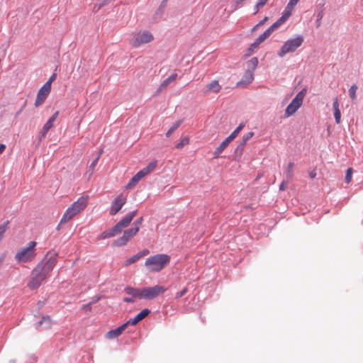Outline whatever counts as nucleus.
Masks as SVG:
<instances>
[{
    "label": "nucleus",
    "instance_id": "2f4dec72",
    "mask_svg": "<svg viewBox=\"0 0 363 363\" xmlns=\"http://www.w3.org/2000/svg\"><path fill=\"white\" fill-rule=\"evenodd\" d=\"M189 143V140L188 138H184L179 143L176 145V148L181 149L185 145H187Z\"/></svg>",
    "mask_w": 363,
    "mask_h": 363
},
{
    "label": "nucleus",
    "instance_id": "6e6d98bb",
    "mask_svg": "<svg viewBox=\"0 0 363 363\" xmlns=\"http://www.w3.org/2000/svg\"><path fill=\"white\" fill-rule=\"evenodd\" d=\"M22 109H23V108H21L20 111H18V112L17 113V114H16V115H18V114L21 113V111H22Z\"/></svg>",
    "mask_w": 363,
    "mask_h": 363
},
{
    "label": "nucleus",
    "instance_id": "0eeeda50",
    "mask_svg": "<svg viewBox=\"0 0 363 363\" xmlns=\"http://www.w3.org/2000/svg\"><path fill=\"white\" fill-rule=\"evenodd\" d=\"M258 65V59L252 57L246 63L247 67L245 74H243L241 80L238 83V86L247 85L252 82L254 79V72Z\"/></svg>",
    "mask_w": 363,
    "mask_h": 363
},
{
    "label": "nucleus",
    "instance_id": "de8ad7c7",
    "mask_svg": "<svg viewBox=\"0 0 363 363\" xmlns=\"http://www.w3.org/2000/svg\"><path fill=\"white\" fill-rule=\"evenodd\" d=\"M123 301L127 303H133L134 300L130 297H125L123 298Z\"/></svg>",
    "mask_w": 363,
    "mask_h": 363
},
{
    "label": "nucleus",
    "instance_id": "79ce46f5",
    "mask_svg": "<svg viewBox=\"0 0 363 363\" xmlns=\"http://www.w3.org/2000/svg\"><path fill=\"white\" fill-rule=\"evenodd\" d=\"M238 136V135H236L234 132H233L228 137H227L225 139L229 142L230 143L231 141H233L236 137Z\"/></svg>",
    "mask_w": 363,
    "mask_h": 363
},
{
    "label": "nucleus",
    "instance_id": "c03bdc74",
    "mask_svg": "<svg viewBox=\"0 0 363 363\" xmlns=\"http://www.w3.org/2000/svg\"><path fill=\"white\" fill-rule=\"evenodd\" d=\"M137 254H138V255L140 256V259L141 257L148 255L149 254V250H143L141 252H138Z\"/></svg>",
    "mask_w": 363,
    "mask_h": 363
},
{
    "label": "nucleus",
    "instance_id": "f257e3e1",
    "mask_svg": "<svg viewBox=\"0 0 363 363\" xmlns=\"http://www.w3.org/2000/svg\"><path fill=\"white\" fill-rule=\"evenodd\" d=\"M56 262V255L48 253L44 259L33 269L28 286L31 289H38L42 282L50 276Z\"/></svg>",
    "mask_w": 363,
    "mask_h": 363
},
{
    "label": "nucleus",
    "instance_id": "ea45409f",
    "mask_svg": "<svg viewBox=\"0 0 363 363\" xmlns=\"http://www.w3.org/2000/svg\"><path fill=\"white\" fill-rule=\"evenodd\" d=\"M186 292H187V289L184 288L182 291L177 292L176 294L175 298H179L182 297Z\"/></svg>",
    "mask_w": 363,
    "mask_h": 363
},
{
    "label": "nucleus",
    "instance_id": "e433bc0d",
    "mask_svg": "<svg viewBox=\"0 0 363 363\" xmlns=\"http://www.w3.org/2000/svg\"><path fill=\"white\" fill-rule=\"evenodd\" d=\"M143 221V217H140L139 218H138L134 223H133V226L135 228H138V230H140V228L142 225V223Z\"/></svg>",
    "mask_w": 363,
    "mask_h": 363
},
{
    "label": "nucleus",
    "instance_id": "b1692460",
    "mask_svg": "<svg viewBox=\"0 0 363 363\" xmlns=\"http://www.w3.org/2000/svg\"><path fill=\"white\" fill-rule=\"evenodd\" d=\"M229 144L230 143L226 139H225L214 151V158L218 157V156L223 152V151L228 147Z\"/></svg>",
    "mask_w": 363,
    "mask_h": 363
},
{
    "label": "nucleus",
    "instance_id": "1a4fd4ad",
    "mask_svg": "<svg viewBox=\"0 0 363 363\" xmlns=\"http://www.w3.org/2000/svg\"><path fill=\"white\" fill-rule=\"evenodd\" d=\"M303 97L304 94L303 91H300L296 94L295 98L287 106L285 110L284 115L286 117H289L296 112V111L301 107L303 103Z\"/></svg>",
    "mask_w": 363,
    "mask_h": 363
},
{
    "label": "nucleus",
    "instance_id": "a19ab883",
    "mask_svg": "<svg viewBox=\"0 0 363 363\" xmlns=\"http://www.w3.org/2000/svg\"><path fill=\"white\" fill-rule=\"evenodd\" d=\"M245 124L243 123H240L236 128L234 130V133L238 135L241 130L244 128Z\"/></svg>",
    "mask_w": 363,
    "mask_h": 363
},
{
    "label": "nucleus",
    "instance_id": "7c9ffc66",
    "mask_svg": "<svg viewBox=\"0 0 363 363\" xmlns=\"http://www.w3.org/2000/svg\"><path fill=\"white\" fill-rule=\"evenodd\" d=\"M353 173V169L350 167L347 169L346 175H345V182L349 184L352 180V174Z\"/></svg>",
    "mask_w": 363,
    "mask_h": 363
},
{
    "label": "nucleus",
    "instance_id": "4be33fe9",
    "mask_svg": "<svg viewBox=\"0 0 363 363\" xmlns=\"http://www.w3.org/2000/svg\"><path fill=\"white\" fill-rule=\"evenodd\" d=\"M45 323L47 328H50L52 326V319L50 315L43 316L41 320L35 323L36 329H38L42 325Z\"/></svg>",
    "mask_w": 363,
    "mask_h": 363
},
{
    "label": "nucleus",
    "instance_id": "423d86ee",
    "mask_svg": "<svg viewBox=\"0 0 363 363\" xmlns=\"http://www.w3.org/2000/svg\"><path fill=\"white\" fill-rule=\"evenodd\" d=\"M304 41L302 35H297L294 38H289L284 43L277 55L280 57H284L286 54L294 52L298 48L301 46Z\"/></svg>",
    "mask_w": 363,
    "mask_h": 363
},
{
    "label": "nucleus",
    "instance_id": "603ef678",
    "mask_svg": "<svg viewBox=\"0 0 363 363\" xmlns=\"http://www.w3.org/2000/svg\"><path fill=\"white\" fill-rule=\"evenodd\" d=\"M315 175H316V173L314 172H312L310 173V177L311 178H314L315 177Z\"/></svg>",
    "mask_w": 363,
    "mask_h": 363
},
{
    "label": "nucleus",
    "instance_id": "864d4df0",
    "mask_svg": "<svg viewBox=\"0 0 363 363\" xmlns=\"http://www.w3.org/2000/svg\"><path fill=\"white\" fill-rule=\"evenodd\" d=\"M259 11H257V4L255 6V13H257Z\"/></svg>",
    "mask_w": 363,
    "mask_h": 363
},
{
    "label": "nucleus",
    "instance_id": "c9c22d12",
    "mask_svg": "<svg viewBox=\"0 0 363 363\" xmlns=\"http://www.w3.org/2000/svg\"><path fill=\"white\" fill-rule=\"evenodd\" d=\"M253 132H249L242 137V140L244 142V143H247V142L253 136Z\"/></svg>",
    "mask_w": 363,
    "mask_h": 363
},
{
    "label": "nucleus",
    "instance_id": "473e14b6",
    "mask_svg": "<svg viewBox=\"0 0 363 363\" xmlns=\"http://www.w3.org/2000/svg\"><path fill=\"white\" fill-rule=\"evenodd\" d=\"M140 318H139V316L137 315L134 318H131L129 320H128L126 323H125V324H127V326L129 325H136L138 323H139L140 321Z\"/></svg>",
    "mask_w": 363,
    "mask_h": 363
},
{
    "label": "nucleus",
    "instance_id": "6e6552de",
    "mask_svg": "<svg viewBox=\"0 0 363 363\" xmlns=\"http://www.w3.org/2000/svg\"><path fill=\"white\" fill-rule=\"evenodd\" d=\"M154 40L153 35L149 31H140L133 35L130 40L131 45L135 48L149 43Z\"/></svg>",
    "mask_w": 363,
    "mask_h": 363
},
{
    "label": "nucleus",
    "instance_id": "f8f14e48",
    "mask_svg": "<svg viewBox=\"0 0 363 363\" xmlns=\"http://www.w3.org/2000/svg\"><path fill=\"white\" fill-rule=\"evenodd\" d=\"M126 201L127 197L123 194L118 195L111 203L109 213L111 216L118 213Z\"/></svg>",
    "mask_w": 363,
    "mask_h": 363
},
{
    "label": "nucleus",
    "instance_id": "ddd939ff",
    "mask_svg": "<svg viewBox=\"0 0 363 363\" xmlns=\"http://www.w3.org/2000/svg\"><path fill=\"white\" fill-rule=\"evenodd\" d=\"M51 91V89L48 87V85H43L40 89L38 91V93L37 94L35 101V106L36 107L42 105L45 99H47L48 96L49 95L50 92Z\"/></svg>",
    "mask_w": 363,
    "mask_h": 363
},
{
    "label": "nucleus",
    "instance_id": "f03ea898",
    "mask_svg": "<svg viewBox=\"0 0 363 363\" xmlns=\"http://www.w3.org/2000/svg\"><path fill=\"white\" fill-rule=\"evenodd\" d=\"M89 196H82L74 201L64 213L57 229H60L61 225L65 224L70 221L73 218L84 211L88 205Z\"/></svg>",
    "mask_w": 363,
    "mask_h": 363
},
{
    "label": "nucleus",
    "instance_id": "c85d7f7f",
    "mask_svg": "<svg viewBox=\"0 0 363 363\" xmlns=\"http://www.w3.org/2000/svg\"><path fill=\"white\" fill-rule=\"evenodd\" d=\"M9 221L7 220L3 225H0V241L3 239L4 235L7 230Z\"/></svg>",
    "mask_w": 363,
    "mask_h": 363
},
{
    "label": "nucleus",
    "instance_id": "58836bf2",
    "mask_svg": "<svg viewBox=\"0 0 363 363\" xmlns=\"http://www.w3.org/2000/svg\"><path fill=\"white\" fill-rule=\"evenodd\" d=\"M56 78V74H53L50 77V79H48V81L44 84V85H48V87L50 89H51V84L52 82Z\"/></svg>",
    "mask_w": 363,
    "mask_h": 363
},
{
    "label": "nucleus",
    "instance_id": "4468645a",
    "mask_svg": "<svg viewBox=\"0 0 363 363\" xmlns=\"http://www.w3.org/2000/svg\"><path fill=\"white\" fill-rule=\"evenodd\" d=\"M294 6V5H290V3L289 2L282 13V16L275 23H274V26H277V28H278L282 24H284L286 21V20L291 16L292 10Z\"/></svg>",
    "mask_w": 363,
    "mask_h": 363
},
{
    "label": "nucleus",
    "instance_id": "dca6fc26",
    "mask_svg": "<svg viewBox=\"0 0 363 363\" xmlns=\"http://www.w3.org/2000/svg\"><path fill=\"white\" fill-rule=\"evenodd\" d=\"M59 112L56 111L50 118L49 120L45 123L44 125L41 132H40V136L42 138H44L47 133L49 131V130L52 127L53 123L55 121L56 118L58 116Z\"/></svg>",
    "mask_w": 363,
    "mask_h": 363
},
{
    "label": "nucleus",
    "instance_id": "2eb2a0df",
    "mask_svg": "<svg viewBox=\"0 0 363 363\" xmlns=\"http://www.w3.org/2000/svg\"><path fill=\"white\" fill-rule=\"evenodd\" d=\"M277 29V26H274L273 23L269 28H268L262 34H261L252 44V46L257 47L258 45L264 42L269 35Z\"/></svg>",
    "mask_w": 363,
    "mask_h": 363
},
{
    "label": "nucleus",
    "instance_id": "a18cd8bd",
    "mask_svg": "<svg viewBox=\"0 0 363 363\" xmlns=\"http://www.w3.org/2000/svg\"><path fill=\"white\" fill-rule=\"evenodd\" d=\"M286 187H287V182L285 181H283L279 186V190L284 191L286 189Z\"/></svg>",
    "mask_w": 363,
    "mask_h": 363
},
{
    "label": "nucleus",
    "instance_id": "20e7f679",
    "mask_svg": "<svg viewBox=\"0 0 363 363\" xmlns=\"http://www.w3.org/2000/svg\"><path fill=\"white\" fill-rule=\"evenodd\" d=\"M170 262V257L165 254H157L148 257L145 262L150 272H157L164 269Z\"/></svg>",
    "mask_w": 363,
    "mask_h": 363
},
{
    "label": "nucleus",
    "instance_id": "a211bd4d",
    "mask_svg": "<svg viewBox=\"0 0 363 363\" xmlns=\"http://www.w3.org/2000/svg\"><path fill=\"white\" fill-rule=\"evenodd\" d=\"M125 291L135 298H143V289H137L133 287H126Z\"/></svg>",
    "mask_w": 363,
    "mask_h": 363
},
{
    "label": "nucleus",
    "instance_id": "6ab92c4d",
    "mask_svg": "<svg viewBox=\"0 0 363 363\" xmlns=\"http://www.w3.org/2000/svg\"><path fill=\"white\" fill-rule=\"evenodd\" d=\"M333 106V110H334V116H335V122L337 124H340V119H341V113H340V110L339 108L338 99L337 97L334 99Z\"/></svg>",
    "mask_w": 363,
    "mask_h": 363
},
{
    "label": "nucleus",
    "instance_id": "3c124183",
    "mask_svg": "<svg viewBox=\"0 0 363 363\" xmlns=\"http://www.w3.org/2000/svg\"><path fill=\"white\" fill-rule=\"evenodd\" d=\"M82 308H83V309H84V308H88L89 310H90V309H91L90 303L86 304V305H84V306L82 307Z\"/></svg>",
    "mask_w": 363,
    "mask_h": 363
},
{
    "label": "nucleus",
    "instance_id": "9d476101",
    "mask_svg": "<svg viewBox=\"0 0 363 363\" xmlns=\"http://www.w3.org/2000/svg\"><path fill=\"white\" fill-rule=\"evenodd\" d=\"M139 232L138 228H135L134 226L131 228L125 230L123 235L113 242V245L116 247H121L125 245L129 240H130L136 234Z\"/></svg>",
    "mask_w": 363,
    "mask_h": 363
},
{
    "label": "nucleus",
    "instance_id": "393cba45",
    "mask_svg": "<svg viewBox=\"0 0 363 363\" xmlns=\"http://www.w3.org/2000/svg\"><path fill=\"white\" fill-rule=\"evenodd\" d=\"M177 77V74H172L169 77H168L162 84L161 89L166 88L171 82H173Z\"/></svg>",
    "mask_w": 363,
    "mask_h": 363
},
{
    "label": "nucleus",
    "instance_id": "4c0bfd02",
    "mask_svg": "<svg viewBox=\"0 0 363 363\" xmlns=\"http://www.w3.org/2000/svg\"><path fill=\"white\" fill-rule=\"evenodd\" d=\"M269 0H259L257 3V11L262 9Z\"/></svg>",
    "mask_w": 363,
    "mask_h": 363
},
{
    "label": "nucleus",
    "instance_id": "37998d69",
    "mask_svg": "<svg viewBox=\"0 0 363 363\" xmlns=\"http://www.w3.org/2000/svg\"><path fill=\"white\" fill-rule=\"evenodd\" d=\"M245 145H246V143H244V142L242 140L240 142V143L238 145V147L236 148V151L240 150V152H242V151L243 150L244 147H245Z\"/></svg>",
    "mask_w": 363,
    "mask_h": 363
},
{
    "label": "nucleus",
    "instance_id": "f704fd0d",
    "mask_svg": "<svg viewBox=\"0 0 363 363\" xmlns=\"http://www.w3.org/2000/svg\"><path fill=\"white\" fill-rule=\"evenodd\" d=\"M99 157H97L90 164L89 166V172H90V176L93 174L94 172V169H95V167L98 162V160H99Z\"/></svg>",
    "mask_w": 363,
    "mask_h": 363
},
{
    "label": "nucleus",
    "instance_id": "5fc2aeb1",
    "mask_svg": "<svg viewBox=\"0 0 363 363\" xmlns=\"http://www.w3.org/2000/svg\"><path fill=\"white\" fill-rule=\"evenodd\" d=\"M106 2H104V3H103V4H101L100 5V7H101V6H103L106 5Z\"/></svg>",
    "mask_w": 363,
    "mask_h": 363
},
{
    "label": "nucleus",
    "instance_id": "5701e85b",
    "mask_svg": "<svg viewBox=\"0 0 363 363\" xmlns=\"http://www.w3.org/2000/svg\"><path fill=\"white\" fill-rule=\"evenodd\" d=\"M145 176L139 171L128 182L126 186L127 189H131L134 186H135L138 182L142 179Z\"/></svg>",
    "mask_w": 363,
    "mask_h": 363
},
{
    "label": "nucleus",
    "instance_id": "412c9836",
    "mask_svg": "<svg viewBox=\"0 0 363 363\" xmlns=\"http://www.w3.org/2000/svg\"><path fill=\"white\" fill-rule=\"evenodd\" d=\"M206 87V92L218 93L221 89V86L217 80L211 82Z\"/></svg>",
    "mask_w": 363,
    "mask_h": 363
},
{
    "label": "nucleus",
    "instance_id": "8fccbe9b",
    "mask_svg": "<svg viewBox=\"0 0 363 363\" xmlns=\"http://www.w3.org/2000/svg\"><path fill=\"white\" fill-rule=\"evenodd\" d=\"M6 145L4 144H0V155L4 151Z\"/></svg>",
    "mask_w": 363,
    "mask_h": 363
},
{
    "label": "nucleus",
    "instance_id": "c756f323",
    "mask_svg": "<svg viewBox=\"0 0 363 363\" xmlns=\"http://www.w3.org/2000/svg\"><path fill=\"white\" fill-rule=\"evenodd\" d=\"M357 90V86L355 84L352 85L349 89V94H350V98L352 100H354L356 99Z\"/></svg>",
    "mask_w": 363,
    "mask_h": 363
},
{
    "label": "nucleus",
    "instance_id": "72a5a7b5",
    "mask_svg": "<svg viewBox=\"0 0 363 363\" xmlns=\"http://www.w3.org/2000/svg\"><path fill=\"white\" fill-rule=\"evenodd\" d=\"M150 313V311L149 309H143L142 311H140L138 315L140 318V320H143L145 318H146Z\"/></svg>",
    "mask_w": 363,
    "mask_h": 363
},
{
    "label": "nucleus",
    "instance_id": "9b49d317",
    "mask_svg": "<svg viewBox=\"0 0 363 363\" xmlns=\"http://www.w3.org/2000/svg\"><path fill=\"white\" fill-rule=\"evenodd\" d=\"M167 289L160 285H155L152 287L143 288V298L144 299H153L159 295L164 293Z\"/></svg>",
    "mask_w": 363,
    "mask_h": 363
},
{
    "label": "nucleus",
    "instance_id": "f3484780",
    "mask_svg": "<svg viewBox=\"0 0 363 363\" xmlns=\"http://www.w3.org/2000/svg\"><path fill=\"white\" fill-rule=\"evenodd\" d=\"M126 328L127 324L124 323L118 328L108 331L106 335V337L108 339L116 338L120 336Z\"/></svg>",
    "mask_w": 363,
    "mask_h": 363
},
{
    "label": "nucleus",
    "instance_id": "39448f33",
    "mask_svg": "<svg viewBox=\"0 0 363 363\" xmlns=\"http://www.w3.org/2000/svg\"><path fill=\"white\" fill-rule=\"evenodd\" d=\"M37 242L30 241L28 246L21 248L15 255V259L18 263H28L32 262L36 257L35 246Z\"/></svg>",
    "mask_w": 363,
    "mask_h": 363
},
{
    "label": "nucleus",
    "instance_id": "49530a36",
    "mask_svg": "<svg viewBox=\"0 0 363 363\" xmlns=\"http://www.w3.org/2000/svg\"><path fill=\"white\" fill-rule=\"evenodd\" d=\"M268 17H264V19L260 21L259 23L256 26V27L263 25L266 21H267Z\"/></svg>",
    "mask_w": 363,
    "mask_h": 363
},
{
    "label": "nucleus",
    "instance_id": "aec40b11",
    "mask_svg": "<svg viewBox=\"0 0 363 363\" xmlns=\"http://www.w3.org/2000/svg\"><path fill=\"white\" fill-rule=\"evenodd\" d=\"M157 165V160H152L145 167L140 170V172L145 177L152 172Z\"/></svg>",
    "mask_w": 363,
    "mask_h": 363
},
{
    "label": "nucleus",
    "instance_id": "cd10ccee",
    "mask_svg": "<svg viewBox=\"0 0 363 363\" xmlns=\"http://www.w3.org/2000/svg\"><path fill=\"white\" fill-rule=\"evenodd\" d=\"M140 259V256L138 255V254H135V255L132 256L129 259H128L125 263L123 264L124 266L127 267L134 262H135L137 260Z\"/></svg>",
    "mask_w": 363,
    "mask_h": 363
},
{
    "label": "nucleus",
    "instance_id": "a878e982",
    "mask_svg": "<svg viewBox=\"0 0 363 363\" xmlns=\"http://www.w3.org/2000/svg\"><path fill=\"white\" fill-rule=\"evenodd\" d=\"M182 122V120L176 121L172 125V126L167 130V132L166 133V136L167 138L169 137L172 135V133L179 127Z\"/></svg>",
    "mask_w": 363,
    "mask_h": 363
},
{
    "label": "nucleus",
    "instance_id": "7ed1b4c3",
    "mask_svg": "<svg viewBox=\"0 0 363 363\" xmlns=\"http://www.w3.org/2000/svg\"><path fill=\"white\" fill-rule=\"evenodd\" d=\"M137 211H133L128 213L123 219L117 223L113 228L103 232L99 237V239H106L111 238L120 233L123 228L128 227L134 217L136 216Z\"/></svg>",
    "mask_w": 363,
    "mask_h": 363
},
{
    "label": "nucleus",
    "instance_id": "bb28decb",
    "mask_svg": "<svg viewBox=\"0 0 363 363\" xmlns=\"http://www.w3.org/2000/svg\"><path fill=\"white\" fill-rule=\"evenodd\" d=\"M294 167V164L293 162H289L288 164V166H287V168L286 170V177L289 179H291L293 177Z\"/></svg>",
    "mask_w": 363,
    "mask_h": 363
},
{
    "label": "nucleus",
    "instance_id": "09e8293b",
    "mask_svg": "<svg viewBox=\"0 0 363 363\" xmlns=\"http://www.w3.org/2000/svg\"><path fill=\"white\" fill-rule=\"evenodd\" d=\"M298 1H299V0H289V2L290 3V5L296 6Z\"/></svg>",
    "mask_w": 363,
    "mask_h": 363
}]
</instances>
